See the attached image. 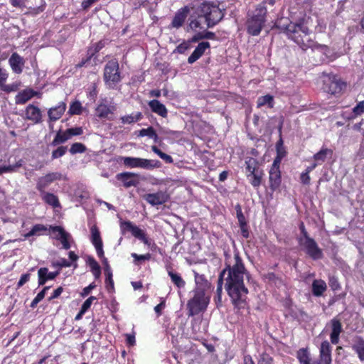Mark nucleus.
Here are the masks:
<instances>
[{
    "label": "nucleus",
    "mask_w": 364,
    "mask_h": 364,
    "mask_svg": "<svg viewBox=\"0 0 364 364\" xmlns=\"http://www.w3.org/2000/svg\"><path fill=\"white\" fill-rule=\"evenodd\" d=\"M225 266L219 276L217 292L219 295L221 294L224 282L225 289L234 306L237 309H244L248 293L244 277H247V272L239 254L235 252L233 257H227Z\"/></svg>",
    "instance_id": "f257e3e1"
},
{
    "label": "nucleus",
    "mask_w": 364,
    "mask_h": 364,
    "mask_svg": "<svg viewBox=\"0 0 364 364\" xmlns=\"http://www.w3.org/2000/svg\"><path fill=\"white\" fill-rule=\"evenodd\" d=\"M286 32L288 37L297 43L303 50L311 48L314 51H318L326 57L328 55V48L325 45L314 42L309 36V28L304 24L291 23L287 26Z\"/></svg>",
    "instance_id": "f03ea898"
},
{
    "label": "nucleus",
    "mask_w": 364,
    "mask_h": 364,
    "mask_svg": "<svg viewBox=\"0 0 364 364\" xmlns=\"http://www.w3.org/2000/svg\"><path fill=\"white\" fill-rule=\"evenodd\" d=\"M198 17H204L207 26L211 28L223 18V13L217 5L205 2L198 9Z\"/></svg>",
    "instance_id": "7ed1b4c3"
},
{
    "label": "nucleus",
    "mask_w": 364,
    "mask_h": 364,
    "mask_svg": "<svg viewBox=\"0 0 364 364\" xmlns=\"http://www.w3.org/2000/svg\"><path fill=\"white\" fill-rule=\"evenodd\" d=\"M210 295L201 291H193V296L187 304L188 316H193L206 309L209 301Z\"/></svg>",
    "instance_id": "20e7f679"
},
{
    "label": "nucleus",
    "mask_w": 364,
    "mask_h": 364,
    "mask_svg": "<svg viewBox=\"0 0 364 364\" xmlns=\"http://www.w3.org/2000/svg\"><path fill=\"white\" fill-rule=\"evenodd\" d=\"M257 14L247 21V32L252 36H258L265 23L267 9L265 4H259L256 9Z\"/></svg>",
    "instance_id": "39448f33"
},
{
    "label": "nucleus",
    "mask_w": 364,
    "mask_h": 364,
    "mask_svg": "<svg viewBox=\"0 0 364 364\" xmlns=\"http://www.w3.org/2000/svg\"><path fill=\"white\" fill-rule=\"evenodd\" d=\"M123 164L130 168H143L152 170L161 167V162L158 160L147 159L139 157L121 156L120 160Z\"/></svg>",
    "instance_id": "423d86ee"
},
{
    "label": "nucleus",
    "mask_w": 364,
    "mask_h": 364,
    "mask_svg": "<svg viewBox=\"0 0 364 364\" xmlns=\"http://www.w3.org/2000/svg\"><path fill=\"white\" fill-rule=\"evenodd\" d=\"M104 80L109 88H114L120 82L119 63L117 59L109 60L104 69Z\"/></svg>",
    "instance_id": "0eeeda50"
},
{
    "label": "nucleus",
    "mask_w": 364,
    "mask_h": 364,
    "mask_svg": "<svg viewBox=\"0 0 364 364\" xmlns=\"http://www.w3.org/2000/svg\"><path fill=\"white\" fill-rule=\"evenodd\" d=\"M117 105L106 98L101 99L95 109V114L101 119L112 120Z\"/></svg>",
    "instance_id": "6e6552de"
},
{
    "label": "nucleus",
    "mask_w": 364,
    "mask_h": 364,
    "mask_svg": "<svg viewBox=\"0 0 364 364\" xmlns=\"http://www.w3.org/2000/svg\"><path fill=\"white\" fill-rule=\"evenodd\" d=\"M299 244L304 247L306 253L314 259H318L322 257V251L318 247L315 240L308 236L305 232L304 238H299Z\"/></svg>",
    "instance_id": "1a4fd4ad"
},
{
    "label": "nucleus",
    "mask_w": 364,
    "mask_h": 364,
    "mask_svg": "<svg viewBox=\"0 0 364 364\" xmlns=\"http://www.w3.org/2000/svg\"><path fill=\"white\" fill-rule=\"evenodd\" d=\"M323 82V90L324 92L331 95L340 92L346 87V84L337 79L336 76H324Z\"/></svg>",
    "instance_id": "9d476101"
},
{
    "label": "nucleus",
    "mask_w": 364,
    "mask_h": 364,
    "mask_svg": "<svg viewBox=\"0 0 364 364\" xmlns=\"http://www.w3.org/2000/svg\"><path fill=\"white\" fill-rule=\"evenodd\" d=\"M122 228L123 230L131 232L134 237L141 240L144 245L148 246L151 245V241L146 236V232L132 223L129 221L122 223Z\"/></svg>",
    "instance_id": "9b49d317"
},
{
    "label": "nucleus",
    "mask_w": 364,
    "mask_h": 364,
    "mask_svg": "<svg viewBox=\"0 0 364 364\" xmlns=\"http://www.w3.org/2000/svg\"><path fill=\"white\" fill-rule=\"evenodd\" d=\"M331 350L332 348L327 341L322 342L319 350V359L311 360V364H331Z\"/></svg>",
    "instance_id": "f8f14e48"
},
{
    "label": "nucleus",
    "mask_w": 364,
    "mask_h": 364,
    "mask_svg": "<svg viewBox=\"0 0 364 364\" xmlns=\"http://www.w3.org/2000/svg\"><path fill=\"white\" fill-rule=\"evenodd\" d=\"M62 174L59 172L49 173L43 176L40 177L36 183V188L39 192L46 191V188L48 187L53 182L61 180Z\"/></svg>",
    "instance_id": "ddd939ff"
},
{
    "label": "nucleus",
    "mask_w": 364,
    "mask_h": 364,
    "mask_svg": "<svg viewBox=\"0 0 364 364\" xmlns=\"http://www.w3.org/2000/svg\"><path fill=\"white\" fill-rule=\"evenodd\" d=\"M90 241L96 250L97 256L103 257V243L98 228L92 225L90 228Z\"/></svg>",
    "instance_id": "4468645a"
},
{
    "label": "nucleus",
    "mask_w": 364,
    "mask_h": 364,
    "mask_svg": "<svg viewBox=\"0 0 364 364\" xmlns=\"http://www.w3.org/2000/svg\"><path fill=\"white\" fill-rule=\"evenodd\" d=\"M50 230L55 234V238L61 242L63 247L65 250H68L70 247L69 240L70 235L66 232L65 230L60 226H50Z\"/></svg>",
    "instance_id": "2eb2a0df"
},
{
    "label": "nucleus",
    "mask_w": 364,
    "mask_h": 364,
    "mask_svg": "<svg viewBox=\"0 0 364 364\" xmlns=\"http://www.w3.org/2000/svg\"><path fill=\"white\" fill-rule=\"evenodd\" d=\"M328 325H329L331 328V333L330 334L331 342L333 344H338L340 334L343 331L341 320L335 317L329 321L327 326Z\"/></svg>",
    "instance_id": "dca6fc26"
},
{
    "label": "nucleus",
    "mask_w": 364,
    "mask_h": 364,
    "mask_svg": "<svg viewBox=\"0 0 364 364\" xmlns=\"http://www.w3.org/2000/svg\"><path fill=\"white\" fill-rule=\"evenodd\" d=\"M116 178L121 181L126 188L136 186L139 183V176L135 173H120L116 176Z\"/></svg>",
    "instance_id": "f3484780"
},
{
    "label": "nucleus",
    "mask_w": 364,
    "mask_h": 364,
    "mask_svg": "<svg viewBox=\"0 0 364 364\" xmlns=\"http://www.w3.org/2000/svg\"><path fill=\"white\" fill-rule=\"evenodd\" d=\"M269 183L272 190L275 191L281 184V172L279 164H272L269 170Z\"/></svg>",
    "instance_id": "a211bd4d"
},
{
    "label": "nucleus",
    "mask_w": 364,
    "mask_h": 364,
    "mask_svg": "<svg viewBox=\"0 0 364 364\" xmlns=\"http://www.w3.org/2000/svg\"><path fill=\"white\" fill-rule=\"evenodd\" d=\"M168 196L164 191H159L155 193H148L144 196L147 203L151 205H162L168 200Z\"/></svg>",
    "instance_id": "6ab92c4d"
},
{
    "label": "nucleus",
    "mask_w": 364,
    "mask_h": 364,
    "mask_svg": "<svg viewBox=\"0 0 364 364\" xmlns=\"http://www.w3.org/2000/svg\"><path fill=\"white\" fill-rule=\"evenodd\" d=\"M66 103L65 102H60L58 105L51 107L48 111L49 120L55 122L61 118L66 109Z\"/></svg>",
    "instance_id": "aec40b11"
},
{
    "label": "nucleus",
    "mask_w": 364,
    "mask_h": 364,
    "mask_svg": "<svg viewBox=\"0 0 364 364\" xmlns=\"http://www.w3.org/2000/svg\"><path fill=\"white\" fill-rule=\"evenodd\" d=\"M59 274V272H49L46 267H41L38 271V285H43L48 280L54 279Z\"/></svg>",
    "instance_id": "412c9836"
},
{
    "label": "nucleus",
    "mask_w": 364,
    "mask_h": 364,
    "mask_svg": "<svg viewBox=\"0 0 364 364\" xmlns=\"http://www.w3.org/2000/svg\"><path fill=\"white\" fill-rule=\"evenodd\" d=\"M12 70L17 74L21 73L24 65V60L18 53H14L9 60Z\"/></svg>",
    "instance_id": "4be33fe9"
},
{
    "label": "nucleus",
    "mask_w": 364,
    "mask_h": 364,
    "mask_svg": "<svg viewBox=\"0 0 364 364\" xmlns=\"http://www.w3.org/2000/svg\"><path fill=\"white\" fill-rule=\"evenodd\" d=\"M210 48V43L208 42H201L196 48L194 51L188 58V63L193 64L197 60H198L205 53V50Z\"/></svg>",
    "instance_id": "5701e85b"
},
{
    "label": "nucleus",
    "mask_w": 364,
    "mask_h": 364,
    "mask_svg": "<svg viewBox=\"0 0 364 364\" xmlns=\"http://www.w3.org/2000/svg\"><path fill=\"white\" fill-rule=\"evenodd\" d=\"M194 277L196 282V289L194 291H201L204 293H208L210 289V284L205 279V276L195 272Z\"/></svg>",
    "instance_id": "b1692460"
},
{
    "label": "nucleus",
    "mask_w": 364,
    "mask_h": 364,
    "mask_svg": "<svg viewBox=\"0 0 364 364\" xmlns=\"http://www.w3.org/2000/svg\"><path fill=\"white\" fill-rule=\"evenodd\" d=\"M36 95H38V97H41V95H38V93L32 89L23 90L16 96V103L18 105L25 104L27 101Z\"/></svg>",
    "instance_id": "393cba45"
},
{
    "label": "nucleus",
    "mask_w": 364,
    "mask_h": 364,
    "mask_svg": "<svg viewBox=\"0 0 364 364\" xmlns=\"http://www.w3.org/2000/svg\"><path fill=\"white\" fill-rule=\"evenodd\" d=\"M26 117L28 119L38 123L41 119V112L38 107L29 105L26 109Z\"/></svg>",
    "instance_id": "a878e982"
},
{
    "label": "nucleus",
    "mask_w": 364,
    "mask_h": 364,
    "mask_svg": "<svg viewBox=\"0 0 364 364\" xmlns=\"http://www.w3.org/2000/svg\"><path fill=\"white\" fill-rule=\"evenodd\" d=\"M149 106L151 108V111L162 117H166L167 116V109L165 105L161 103L157 100H151L149 102Z\"/></svg>",
    "instance_id": "bb28decb"
},
{
    "label": "nucleus",
    "mask_w": 364,
    "mask_h": 364,
    "mask_svg": "<svg viewBox=\"0 0 364 364\" xmlns=\"http://www.w3.org/2000/svg\"><path fill=\"white\" fill-rule=\"evenodd\" d=\"M188 9L186 7L180 9L174 16L171 22V26L173 28H178L184 23L187 17Z\"/></svg>",
    "instance_id": "cd10ccee"
},
{
    "label": "nucleus",
    "mask_w": 364,
    "mask_h": 364,
    "mask_svg": "<svg viewBox=\"0 0 364 364\" xmlns=\"http://www.w3.org/2000/svg\"><path fill=\"white\" fill-rule=\"evenodd\" d=\"M40 193L43 200L46 203L51 205L53 208L60 207L59 200L55 195L46 191L40 192Z\"/></svg>",
    "instance_id": "c85d7f7f"
},
{
    "label": "nucleus",
    "mask_w": 364,
    "mask_h": 364,
    "mask_svg": "<svg viewBox=\"0 0 364 364\" xmlns=\"http://www.w3.org/2000/svg\"><path fill=\"white\" fill-rule=\"evenodd\" d=\"M168 274L171 278L172 283L178 288H183L186 285L185 281L183 279L180 274L173 272L171 268H167Z\"/></svg>",
    "instance_id": "c756f323"
},
{
    "label": "nucleus",
    "mask_w": 364,
    "mask_h": 364,
    "mask_svg": "<svg viewBox=\"0 0 364 364\" xmlns=\"http://www.w3.org/2000/svg\"><path fill=\"white\" fill-rule=\"evenodd\" d=\"M326 287L323 280L315 279L312 283V293L316 296H320L326 290Z\"/></svg>",
    "instance_id": "7c9ffc66"
},
{
    "label": "nucleus",
    "mask_w": 364,
    "mask_h": 364,
    "mask_svg": "<svg viewBox=\"0 0 364 364\" xmlns=\"http://www.w3.org/2000/svg\"><path fill=\"white\" fill-rule=\"evenodd\" d=\"M352 348L358 354L359 359L364 361V340L360 337L356 338Z\"/></svg>",
    "instance_id": "2f4dec72"
},
{
    "label": "nucleus",
    "mask_w": 364,
    "mask_h": 364,
    "mask_svg": "<svg viewBox=\"0 0 364 364\" xmlns=\"http://www.w3.org/2000/svg\"><path fill=\"white\" fill-rule=\"evenodd\" d=\"M277 156L274 159L273 164H280L282 159L286 156V150L283 146V141L280 139L276 145Z\"/></svg>",
    "instance_id": "473e14b6"
},
{
    "label": "nucleus",
    "mask_w": 364,
    "mask_h": 364,
    "mask_svg": "<svg viewBox=\"0 0 364 364\" xmlns=\"http://www.w3.org/2000/svg\"><path fill=\"white\" fill-rule=\"evenodd\" d=\"M333 153L331 149L328 148H322L318 153L314 155V159L318 164H321L325 161L328 155H331Z\"/></svg>",
    "instance_id": "72a5a7b5"
},
{
    "label": "nucleus",
    "mask_w": 364,
    "mask_h": 364,
    "mask_svg": "<svg viewBox=\"0 0 364 364\" xmlns=\"http://www.w3.org/2000/svg\"><path fill=\"white\" fill-rule=\"evenodd\" d=\"M71 137L69 134V133L68 132V130L66 129L65 131L63 132L61 130H59L53 142H52V144L53 145H58V144H63V143H65L66 141H68V139H70Z\"/></svg>",
    "instance_id": "f704fd0d"
},
{
    "label": "nucleus",
    "mask_w": 364,
    "mask_h": 364,
    "mask_svg": "<svg viewBox=\"0 0 364 364\" xmlns=\"http://www.w3.org/2000/svg\"><path fill=\"white\" fill-rule=\"evenodd\" d=\"M257 107H261L264 105H267L268 107L272 108L274 107V97L270 95H266L261 96L257 99Z\"/></svg>",
    "instance_id": "c9c22d12"
},
{
    "label": "nucleus",
    "mask_w": 364,
    "mask_h": 364,
    "mask_svg": "<svg viewBox=\"0 0 364 364\" xmlns=\"http://www.w3.org/2000/svg\"><path fill=\"white\" fill-rule=\"evenodd\" d=\"M297 358L300 364H311V359L307 349L301 348L297 352Z\"/></svg>",
    "instance_id": "e433bc0d"
},
{
    "label": "nucleus",
    "mask_w": 364,
    "mask_h": 364,
    "mask_svg": "<svg viewBox=\"0 0 364 364\" xmlns=\"http://www.w3.org/2000/svg\"><path fill=\"white\" fill-rule=\"evenodd\" d=\"M87 263L95 279L100 278L101 274V268L97 261L94 258L90 257Z\"/></svg>",
    "instance_id": "4c0bfd02"
},
{
    "label": "nucleus",
    "mask_w": 364,
    "mask_h": 364,
    "mask_svg": "<svg viewBox=\"0 0 364 364\" xmlns=\"http://www.w3.org/2000/svg\"><path fill=\"white\" fill-rule=\"evenodd\" d=\"M142 117V114L141 112L132 113L131 114H127L123 116L120 118V120L122 124H132L134 122L139 121Z\"/></svg>",
    "instance_id": "58836bf2"
},
{
    "label": "nucleus",
    "mask_w": 364,
    "mask_h": 364,
    "mask_svg": "<svg viewBox=\"0 0 364 364\" xmlns=\"http://www.w3.org/2000/svg\"><path fill=\"white\" fill-rule=\"evenodd\" d=\"M105 274L107 278L105 279L106 288L108 291L112 292L114 291V281L112 279V273L109 267L105 268Z\"/></svg>",
    "instance_id": "ea45409f"
},
{
    "label": "nucleus",
    "mask_w": 364,
    "mask_h": 364,
    "mask_svg": "<svg viewBox=\"0 0 364 364\" xmlns=\"http://www.w3.org/2000/svg\"><path fill=\"white\" fill-rule=\"evenodd\" d=\"M151 150L154 153L157 154L161 159H163L166 163L172 164L173 162V160L170 155H168L162 152L157 146H152Z\"/></svg>",
    "instance_id": "a19ab883"
},
{
    "label": "nucleus",
    "mask_w": 364,
    "mask_h": 364,
    "mask_svg": "<svg viewBox=\"0 0 364 364\" xmlns=\"http://www.w3.org/2000/svg\"><path fill=\"white\" fill-rule=\"evenodd\" d=\"M82 109V107L80 102L76 100L70 104L68 113L70 115L80 114Z\"/></svg>",
    "instance_id": "79ce46f5"
},
{
    "label": "nucleus",
    "mask_w": 364,
    "mask_h": 364,
    "mask_svg": "<svg viewBox=\"0 0 364 364\" xmlns=\"http://www.w3.org/2000/svg\"><path fill=\"white\" fill-rule=\"evenodd\" d=\"M50 289V287H45L33 299V301L31 303L30 306L32 309H34L38 304L43 300V299L45 297V295L46 294V291Z\"/></svg>",
    "instance_id": "37998d69"
},
{
    "label": "nucleus",
    "mask_w": 364,
    "mask_h": 364,
    "mask_svg": "<svg viewBox=\"0 0 364 364\" xmlns=\"http://www.w3.org/2000/svg\"><path fill=\"white\" fill-rule=\"evenodd\" d=\"M246 171L248 173L247 175L255 174L259 172L257 168V162L255 159H250L246 161Z\"/></svg>",
    "instance_id": "c03bdc74"
},
{
    "label": "nucleus",
    "mask_w": 364,
    "mask_h": 364,
    "mask_svg": "<svg viewBox=\"0 0 364 364\" xmlns=\"http://www.w3.org/2000/svg\"><path fill=\"white\" fill-rule=\"evenodd\" d=\"M47 230V228L42 225V224H37L35 225L32 229L25 235L26 237H29L33 235L38 234L40 232L46 231Z\"/></svg>",
    "instance_id": "a18cd8bd"
},
{
    "label": "nucleus",
    "mask_w": 364,
    "mask_h": 364,
    "mask_svg": "<svg viewBox=\"0 0 364 364\" xmlns=\"http://www.w3.org/2000/svg\"><path fill=\"white\" fill-rule=\"evenodd\" d=\"M364 113V101H361L358 102L356 106H355L353 109V115L349 117L350 119H353L357 116H359Z\"/></svg>",
    "instance_id": "49530a36"
},
{
    "label": "nucleus",
    "mask_w": 364,
    "mask_h": 364,
    "mask_svg": "<svg viewBox=\"0 0 364 364\" xmlns=\"http://www.w3.org/2000/svg\"><path fill=\"white\" fill-rule=\"evenodd\" d=\"M85 150H86V147L85 146L84 144H82V143L76 142V143H74L73 144H72V146L70 149V152L72 154H75L77 153H83L85 151Z\"/></svg>",
    "instance_id": "de8ad7c7"
},
{
    "label": "nucleus",
    "mask_w": 364,
    "mask_h": 364,
    "mask_svg": "<svg viewBox=\"0 0 364 364\" xmlns=\"http://www.w3.org/2000/svg\"><path fill=\"white\" fill-rule=\"evenodd\" d=\"M247 177H251L250 183L254 187L259 186L261 183V174L259 172L255 174L247 175Z\"/></svg>",
    "instance_id": "09e8293b"
},
{
    "label": "nucleus",
    "mask_w": 364,
    "mask_h": 364,
    "mask_svg": "<svg viewBox=\"0 0 364 364\" xmlns=\"http://www.w3.org/2000/svg\"><path fill=\"white\" fill-rule=\"evenodd\" d=\"M131 256L134 259V263L136 264H137V262L139 261L149 260L151 257V254L149 253L145 255H138L136 253H132Z\"/></svg>",
    "instance_id": "8fccbe9b"
},
{
    "label": "nucleus",
    "mask_w": 364,
    "mask_h": 364,
    "mask_svg": "<svg viewBox=\"0 0 364 364\" xmlns=\"http://www.w3.org/2000/svg\"><path fill=\"white\" fill-rule=\"evenodd\" d=\"M191 47V42L189 40L188 41H183L181 44H179L175 51L178 53H184L187 50H188Z\"/></svg>",
    "instance_id": "3c124183"
},
{
    "label": "nucleus",
    "mask_w": 364,
    "mask_h": 364,
    "mask_svg": "<svg viewBox=\"0 0 364 364\" xmlns=\"http://www.w3.org/2000/svg\"><path fill=\"white\" fill-rule=\"evenodd\" d=\"M65 146H60L52 152V159H55L63 156L66 153Z\"/></svg>",
    "instance_id": "603ef678"
},
{
    "label": "nucleus",
    "mask_w": 364,
    "mask_h": 364,
    "mask_svg": "<svg viewBox=\"0 0 364 364\" xmlns=\"http://www.w3.org/2000/svg\"><path fill=\"white\" fill-rule=\"evenodd\" d=\"M96 300V297L91 296L87 299H86L82 304L80 309L82 310V312H86L91 306L92 302Z\"/></svg>",
    "instance_id": "864d4df0"
},
{
    "label": "nucleus",
    "mask_w": 364,
    "mask_h": 364,
    "mask_svg": "<svg viewBox=\"0 0 364 364\" xmlns=\"http://www.w3.org/2000/svg\"><path fill=\"white\" fill-rule=\"evenodd\" d=\"M258 364H274L273 358L267 355V354H263L261 355Z\"/></svg>",
    "instance_id": "5fc2aeb1"
},
{
    "label": "nucleus",
    "mask_w": 364,
    "mask_h": 364,
    "mask_svg": "<svg viewBox=\"0 0 364 364\" xmlns=\"http://www.w3.org/2000/svg\"><path fill=\"white\" fill-rule=\"evenodd\" d=\"M237 218L238 220L239 225L246 224V220L243 215L241 208L239 205L236 206Z\"/></svg>",
    "instance_id": "6e6d98bb"
},
{
    "label": "nucleus",
    "mask_w": 364,
    "mask_h": 364,
    "mask_svg": "<svg viewBox=\"0 0 364 364\" xmlns=\"http://www.w3.org/2000/svg\"><path fill=\"white\" fill-rule=\"evenodd\" d=\"M154 132V129L152 127H149L146 129H142L139 131V136H148L150 138L153 136L152 134Z\"/></svg>",
    "instance_id": "4d7b16f0"
},
{
    "label": "nucleus",
    "mask_w": 364,
    "mask_h": 364,
    "mask_svg": "<svg viewBox=\"0 0 364 364\" xmlns=\"http://www.w3.org/2000/svg\"><path fill=\"white\" fill-rule=\"evenodd\" d=\"M31 274L30 273H26L21 276L19 281L17 284V287L20 288L23 285H24L26 282H28L30 279Z\"/></svg>",
    "instance_id": "13d9d810"
},
{
    "label": "nucleus",
    "mask_w": 364,
    "mask_h": 364,
    "mask_svg": "<svg viewBox=\"0 0 364 364\" xmlns=\"http://www.w3.org/2000/svg\"><path fill=\"white\" fill-rule=\"evenodd\" d=\"M67 130L70 137H72L73 136H79L83 133V130L81 127L70 128L68 129Z\"/></svg>",
    "instance_id": "bf43d9fd"
},
{
    "label": "nucleus",
    "mask_w": 364,
    "mask_h": 364,
    "mask_svg": "<svg viewBox=\"0 0 364 364\" xmlns=\"http://www.w3.org/2000/svg\"><path fill=\"white\" fill-rule=\"evenodd\" d=\"M0 86L1 87V90L6 92H14L17 90V85L14 84L4 85V83H3L2 85Z\"/></svg>",
    "instance_id": "052dcab7"
},
{
    "label": "nucleus",
    "mask_w": 364,
    "mask_h": 364,
    "mask_svg": "<svg viewBox=\"0 0 364 364\" xmlns=\"http://www.w3.org/2000/svg\"><path fill=\"white\" fill-rule=\"evenodd\" d=\"M53 267H70V263L68 261H67L65 259H60V260H58L57 262H53Z\"/></svg>",
    "instance_id": "680f3d73"
},
{
    "label": "nucleus",
    "mask_w": 364,
    "mask_h": 364,
    "mask_svg": "<svg viewBox=\"0 0 364 364\" xmlns=\"http://www.w3.org/2000/svg\"><path fill=\"white\" fill-rule=\"evenodd\" d=\"M200 23L198 19L191 20L188 25V29L192 31H195L197 28H200Z\"/></svg>",
    "instance_id": "e2e57ef3"
},
{
    "label": "nucleus",
    "mask_w": 364,
    "mask_h": 364,
    "mask_svg": "<svg viewBox=\"0 0 364 364\" xmlns=\"http://www.w3.org/2000/svg\"><path fill=\"white\" fill-rule=\"evenodd\" d=\"M166 302L164 299H162L161 303L154 307V311L157 316H159L161 314V311L165 308Z\"/></svg>",
    "instance_id": "0e129e2a"
},
{
    "label": "nucleus",
    "mask_w": 364,
    "mask_h": 364,
    "mask_svg": "<svg viewBox=\"0 0 364 364\" xmlns=\"http://www.w3.org/2000/svg\"><path fill=\"white\" fill-rule=\"evenodd\" d=\"M95 287L96 285L95 284V283L90 284L89 286L83 289L81 293V296L83 297L87 296L90 293V291L95 288Z\"/></svg>",
    "instance_id": "69168bd1"
},
{
    "label": "nucleus",
    "mask_w": 364,
    "mask_h": 364,
    "mask_svg": "<svg viewBox=\"0 0 364 364\" xmlns=\"http://www.w3.org/2000/svg\"><path fill=\"white\" fill-rule=\"evenodd\" d=\"M301 181L303 184L308 185L310 183V176L309 173L304 172L301 174Z\"/></svg>",
    "instance_id": "338daca9"
},
{
    "label": "nucleus",
    "mask_w": 364,
    "mask_h": 364,
    "mask_svg": "<svg viewBox=\"0 0 364 364\" xmlns=\"http://www.w3.org/2000/svg\"><path fill=\"white\" fill-rule=\"evenodd\" d=\"M26 0H10L11 5L14 7H25Z\"/></svg>",
    "instance_id": "774afa93"
}]
</instances>
